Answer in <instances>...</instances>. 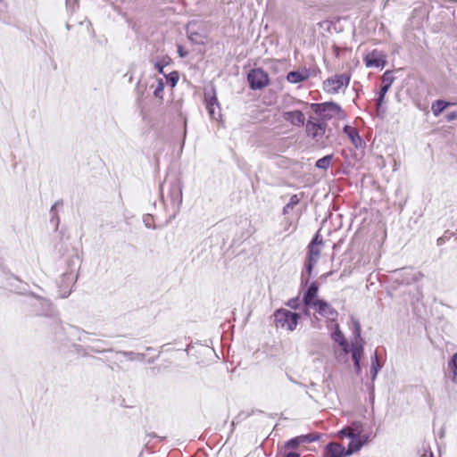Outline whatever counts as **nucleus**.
I'll return each instance as SVG.
<instances>
[{
    "label": "nucleus",
    "mask_w": 457,
    "mask_h": 457,
    "mask_svg": "<svg viewBox=\"0 0 457 457\" xmlns=\"http://www.w3.org/2000/svg\"><path fill=\"white\" fill-rule=\"evenodd\" d=\"M339 437L347 436L351 439L348 448L345 449L337 443H329L324 451V457H346L358 451L366 445L370 436L364 433L363 425L361 422H353L351 426L344 428L338 432Z\"/></svg>",
    "instance_id": "nucleus-1"
},
{
    "label": "nucleus",
    "mask_w": 457,
    "mask_h": 457,
    "mask_svg": "<svg viewBox=\"0 0 457 457\" xmlns=\"http://www.w3.org/2000/svg\"><path fill=\"white\" fill-rule=\"evenodd\" d=\"M312 110L319 116V120L326 122L333 118H344V112L341 107L334 102H326L321 104H312Z\"/></svg>",
    "instance_id": "nucleus-2"
},
{
    "label": "nucleus",
    "mask_w": 457,
    "mask_h": 457,
    "mask_svg": "<svg viewBox=\"0 0 457 457\" xmlns=\"http://www.w3.org/2000/svg\"><path fill=\"white\" fill-rule=\"evenodd\" d=\"M351 77L348 74H336L328 78L323 82V90L330 95L345 92L350 83Z\"/></svg>",
    "instance_id": "nucleus-3"
},
{
    "label": "nucleus",
    "mask_w": 457,
    "mask_h": 457,
    "mask_svg": "<svg viewBox=\"0 0 457 457\" xmlns=\"http://www.w3.org/2000/svg\"><path fill=\"white\" fill-rule=\"evenodd\" d=\"M300 315L286 309H279L274 313V322L277 328H285L288 331L295 329Z\"/></svg>",
    "instance_id": "nucleus-4"
},
{
    "label": "nucleus",
    "mask_w": 457,
    "mask_h": 457,
    "mask_svg": "<svg viewBox=\"0 0 457 457\" xmlns=\"http://www.w3.org/2000/svg\"><path fill=\"white\" fill-rule=\"evenodd\" d=\"M322 245V238L316 235V237L312 239L311 244L309 245V258L308 263L306 265V271L310 275L313 266L317 263Z\"/></svg>",
    "instance_id": "nucleus-5"
},
{
    "label": "nucleus",
    "mask_w": 457,
    "mask_h": 457,
    "mask_svg": "<svg viewBox=\"0 0 457 457\" xmlns=\"http://www.w3.org/2000/svg\"><path fill=\"white\" fill-rule=\"evenodd\" d=\"M327 129V123L319 120L311 118L306 123V132L309 137L316 142H320L323 138Z\"/></svg>",
    "instance_id": "nucleus-6"
},
{
    "label": "nucleus",
    "mask_w": 457,
    "mask_h": 457,
    "mask_svg": "<svg viewBox=\"0 0 457 457\" xmlns=\"http://www.w3.org/2000/svg\"><path fill=\"white\" fill-rule=\"evenodd\" d=\"M29 304L32 306L33 312L37 315L50 316L54 313V308L51 303L45 298L32 296Z\"/></svg>",
    "instance_id": "nucleus-7"
},
{
    "label": "nucleus",
    "mask_w": 457,
    "mask_h": 457,
    "mask_svg": "<svg viewBox=\"0 0 457 457\" xmlns=\"http://www.w3.org/2000/svg\"><path fill=\"white\" fill-rule=\"evenodd\" d=\"M247 79L253 89H262L269 84L268 74L261 69L251 71Z\"/></svg>",
    "instance_id": "nucleus-8"
},
{
    "label": "nucleus",
    "mask_w": 457,
    "mask_h": 457,
    "mask_svg": "<svg viewBox=\"0 0 457 457\" xmlns=\"http://www.w3.org/2000/svg\"><path fill=\"white\" fill-rule=\"evenodd\" d=\"M167 199L170 200L172 209L178 212L182 203V187L178 181L170 183Z\"/></svg>",
    "instance_id": "nucleus-9"
},
{
    "label": "nucleus",
    "mask_w": 457,
    "mask_h": 457,
    "mask_svg": "<svg viewBox=\"0 0 457 457\" xmlns=\"http://www.w3.org/2000/svg\"><path fill=\"white\" fill-rule=\"evenodd\" d=\"M364 63L368 68L383 69L386 63V55L378 50H373L368 53L364 59Z\"/></svg>",
    "instance_id": "nucleus-10"
},
{
    "label": "nucleus",
    "mask_w": 457,
    "mask_h": 457,
    "mask_svg": "<svg viewBox=\"0 0 457 457\" xmlns=\"http://www.w3.org/2000/svg\"><path fill=\"white\" fill-rule=\"evenodd\" d=\"M205 104L210 118L215 120H219L221 117V113L214 91H212V94L205 93Z\"/></svg>",
    "instance_id": "nucleus-11"
},
{
    "label": "nucleus",
    "mask_w": 457,
    "mask_h": 457,
    "mask_svg": "<svg viewBox=\"0 0 457 457\" xmlns=\"http://www.w3.org/2000/svg\"><path fill=\"white\" fill-rule=\"evenodd\" d=\"M310 308L314 309L319 314L332 321L335 320L338 315L337 312L329 303L321 299Z\"/></svg>",
    "instance_id": "nucleus-12"
},
{
    "label": "nucleus",
    "mask_w": 457,
    "mask_h": 457,
    "mask_svg": "<svg viewBox=\"0 0 457 457\" xmlns=\"http://www.w3.org/2000/svg\"><path fill=\"white\" fill-rule=\"evenodd\" d=\"M363 346L364 341L363 339L352 340V345H350V351L352 353V359L353 361L355 371L357 374L361 372V359L363 354Z\"/></svg>",
    "instance_id": "nucleus-13"
},
{
    "label": "nucleus",
    "mask_w": 457,
    "mask_h": 457,
    "mask_svg": "<svg viewBox=\"0 0 457 457\" xmlns=\"http://www.w3.org/2000/svg\"><path fill=\"white\" fill-rule=\"evenodd\" d=\"M363 346L364 341L363 339L352 340V345H350V351L352 353V359L353 361L355 371L357 374L361 372V359L363 354Z\"/></svg>",
    "instance_id": "nucleus-14"
},
{
    "label": "nucleus",
    "mask_w": 457,
    "mask_h": 457,
    "mask_svg": "<svg viewBox=\"0 0 457 457\" xmlns=\"http://www.w3.org/2000/svg\"><path fill=\"white\" fill-rule=\"evenodd\" d=\"M77 280V274L71 270L65 272L61 278L59 287L62 288V297H67L71 292V287Z\"/></svg>",
    "instance_id": "nucleus-15"
},
{
    "label": "nucleus",
    "mask_w": 457,
    "mask_h": 457,
    "mask_svg": "<svg viewBox=\"0 0 457 457\" xmlns=\"http://www.w3.org/2000/svg\"><path fill=\"white\" fill-rule=\"evenodd\" d=\"M282 118L285 121H287L296 127L303 126L305 120V117L301 111L284 112L282 113Z\"/></svg>",
    "instance_id": "nucleus-16"
},
{
    "label": "nucleus",
    "mask_w": 457,
    "mask_h": 457,
    "mask_svg": "<svg viewBox=\"0 0 457 457\" xmlns=\"http://www.w3.org/2000/svg\"><path fill=\"white\" fill-rule=\"evenodd\" d=\"M331 337L342 347L343 353L345 356L350 351V345L345 338V336L340 330L338 324L334 325V331L331 334Z\"/></svg>",
    "instance_id": "nucleus-17"
},
{
    "label": "nucleus",
    "mask_w": 457,
    "mask_h": 457,
    "mask_svg": "<svg viewBox=\"0 0 457 457\" xmlns=\"http://www.w3.org/2000/svg\"><path fill=\"white\" fill-rule=\"evenodd\" d=\"M310 77V72L307 69H303L301 71H290L287 76V79L288 82L292 84L299 83L305 81Z\"/></svg>",
    "instance_id": "nucleus-18"
},
{
    "label": "nucleus",
    "mask_w": 457,
    "mask_h": 457,
    "mask_svg": "<svg viewBox=\"0 0 457 457\" xmlns=\"http://www.w3.org/2000/svg\"><path fill=\"white\" fill-rule=\"evenodd\" d=\"M320 299L318 298V286L315 283H312L306 294L304 295L303 301L307 308L311 307Z\"/></svg>",
    "instance_id": "nucleus-19"
},
{
    "label": "nucleus",
    "mask_w": 457,
    "mask_h": 457,
    "mask_svg": "<svg viewBox=\"0 0 457 457\" xmlns=\"http://www.w3.org/2000/svg\"><path fill=\"white\" fill-rule=\"evenodd\" d=\"M150 88L153 89V93L155 98L159 99L160 104L162 103L163 100V89H164V81L162 78H157L150 86Z\"/></svg>",
    "instance_id": "nucleus-20"
},
{
    "label": "nucleus",
    "mask_w": 457,
    "mask_h": 457,
    "mask_svg": "<svg viewBox=\"0 0 457 457\" xmlns=\"http://www.w3.org/2000/svg\"><path fill=\"white\" fill-rule=\"evenodd\" d=\"M344 132L347 135L353 145H355V147H359L361 145L362 139L359 136L357 130L351 127V126H345L344 127Z\"/></svg>",
    "instance_id": "nucleus-21"
},
{
    "label": "nucleus",
    "mask_w": 457,
    "mask_h": 457,
    "mask_svg": "<svg viewBox=\"0 0 457 457\" xmlns=\"http://www.w3.org/2000/svg\"><path fill=\"white\" fill-rule=\"evenodd\" d=\"M451 104V103L443 100H436L432 104V112L435 116H438L445 108H447Z\"/></svg>",
    "instance_id": "nucleus-22"
},
{
    "label": "nucleus",
    "mask_w": 457,
    "mask_h": 457,
    "mask_svg": "<svg viewBox=\"0 0 457 457\" xmlns=\"http://www.w3.org/2000/svg\"><path fill=\"white\" fill-rule=\"evenodd\" d=\"M349 328L353 334V338L352 340L362 339L361 337V325L355 318H351Z\"/></svg>",
    "instance_id": "nucleus-23"
},
{
    "label": "nucleus",
    "mask_w": 457,
    "mask_h": 457,
    "mask_svg": "<svg viewBox=\"0 0 457 457\" xmlns=\"http://www.w3.org/2000/svg\"><path fill=\"white\" fill-rule=\"evenodd\" d=\"M379 370H380V364H379L377 354H375L371 358V363H370V376H371L372 381H374L377 378Z\"/></svg>",
    "instance_id": "nucleus-24"
},
{
    "label": "nucleus",
    "mask_w": 457,
    "mask_h": 457,
    "mask_svg": "<svg viewBox=\"0 0 457 457\" xmlns=\"http://www.w3.org/2000/svg\"><path fill=\"white\" fill-rule=\"evenodd\" d=\"M332 160V154L326 155L316 162V167L321 170H327L329 168Z\"/></svg>",
    "instance_id": "nucleus-25"
},
{
    "label": "nucleus",
    "mask_w": 457,
    "mask_h": 457,
    "mask_svg": "<svg viewBox=\"0 0 457 457\" xmlns=\"http://www.w3.org/2000/svg\"><path fill=\"white\" fill-rule=\"evenodd\" d=\"M306 440H308V436H306L292 438L287 442L286 447L287 448H296L301 443L305 442Z\"/></svg>",
    "instance_id": "nucleus-26"
},
{
    "label": "nucleus",
    "mask_w": 457,
    "mask_h": 457,
    "mask_svg": "<svg viewBox=\"0 0 457 457\" xmlns=\"http://www.w3.org/2000/svg\"><path fill=\"white\" fill-rule=\"evenodd\" d=\"M165 78H166L168 84H170V86L171 87H176V85L179 81V76L177 71H172V72L169 73L167 76H165Z\"/></svg>",
    "instance_id": "nucleus-27"
},
{
    "label": "nucleus",
    "mask_w": 457,
    "mask_h": 457,
    "mask_svg": "<svg viewBox=\"0 0 457 457\" xmlns=\"http://www.w3.org/2000/svg\"><path fill=\"white\" fill-rule=\"evenodd\" d=\"M449 367L453 371V380L457 383V353L453 356L449 362Z\"/></svg>",
    "instance_id": "nucleus-28"
},
{
    "label": "nucleus",
    "mask_w": 457,
    "mask_h": 457,
    "mask_svg": "<svg viewBox=\"0 0 457 457\" xmlns=\"http://www.w3.org/2000/svg\"><path fill=\"white\" fill-rule=\"evenodd\" d=\"M299 203V198L296 195L290 197L288 204L284 207L283 212L287 213L289 210H292Z\"/></svg>",
    "instance_id": "nucleus-29"
},
{
    "label": "nucleus",
    "mask_w": 457,
    "mask_h": 457,
    "mask_svg": "<svg viewBox=\"0 0 457 457\" xmlns=\"http://www.w3.org/2000/svg\"><path fill=\"white\" fill-rule=\"evenodd\" d=\"M394 81V77L390 71H386L382 77V83L384 87H390Z\"/></svg>",
    "instance_id": "nucleus-30"
},
{
    "label": "nucleus",
    "mask_w": 457,
    "mask_h": 457,
    "mask_svg": "<svg viewBox=\"0 0 457 457\" xmlns=\"http://www.w3.org/2000/svg\"><path fill=\"white\" fill-rule=\"evenodd\" d=\"M170 60L168 58H163L161 61H157L154 63V68L158 70L160 73H163V68L169 64Z\"/></svg>",
    "instance_id": "nucleus-31"
},
{
    "label": "nucleus",
    "mask_w": 457,
    "mask_h": 457,
    "mask_svg": "<svg viewBox=\"0 0 457 457\" xmlns=\"http://www.w3.org/2000/svg\"><path fill=\"white\" fill-rule=\"evenodd\" d=\"M389 88L390 87L382 86V87L380 89L379 96L378 98V106L382 104L384 96H385V95L386 94V92L388 91Z\"/></svg>",
    "instance_id": "nucleus-32"
},
{
    "label": "nucleus",
    "mask_w": 457,
    "mask_h": 457,
    "mask_svg": "<svg viewBox=\"0 0 457 457\" xmlns=\"http://www.w3.org/2000/svg\"><path fill=\"white\" fill-rule=\"evenodd\" d=\"M420 457H434V453L429 447H423Z\"/></svg>",
    "instance_id": "nucleus-33"
},
{
    "label": "nucleus",
    "mask_w": 457,
    "mask_h": 457,
    "mask_svg": "<svg viewBox=\"0 0 457 457\" xmlns=\"http://www.w3.org/2000/svg\"><path fill=\"white\" fill-rule=\"evenodd\" d=\"M287 306L292 309H297L298 308V300L297 299H290L287 302Z\"/></svg>",
    "instance_id": "nucleus-34"
},
{
    "label": "nucleus",
    "mask_w": 457,
    "mask_h": 457,
    "mask_svg": "<svg viewBox=\"0 0 457 457\" xmlns=\"http://www.w3.org/2000/svg\"><path fill=\"white\" fill-rule=\"evenodd\" d=\"M178 53H179L180 57H185L187 54V52L185 51L181 46H178Z\"/></svg>",
    "instance_id": "nucleus-35"
},
{
    "label": "nucleus",
    "mask_w": 457,
    "mask_h": 457,
    "mask_svg": "<svg viewBox=\"0 0 457 457\" xmlns=\"http://www.w3.org/2000/svg\"><path fill=\"white\" fill-rule=\"evenodd\" d=\"M447 120L452 121L457 119V113L455 112H450L446 116Z\"/></svg>",
    "instance_id": "nucleus-36"
},
{
    "label": "nucleus",
    "mask_w": 457,
    "mask_h": 457,
    "mask_svg": "<svg viewBox=\"0 0 457 457\" xmlns=\"http://www.w3.org/2000/svg\"><path fill=\"white\" fill-rule=\"evenodd\" d=\"M151 220H152V216L147 214V215H145V227H151Z\"/></svg>",
    "instance_id": "nucleus-37"
},
{
    "label": "nucleus",
    "mask_w": 457,
    "mask_h": 457,
    "mask_svg": "<svg viewBox=\"0 0 457 457\" xmlns=\"http://www.w3.org/2000/svg\"><path fill=\"white\" fill-rule=\"evenodd\" d=\"M283 457H300V454L295 452L287 453Z\"/></svg>",
    "instance_id": "nucleus-38"
},
{
    "label": "nucleus",
    "mask_w": 457,
    "mask_h": 457,
    "mask_svg": "<svg viewBox=\"0 0 457 457\" xmlns=\"http://www.w3.org/2000/svg\"><path fill=\"white\" fill-rule=\"evenodd\" d=\"M121 354H122V355H124V356H129V359H132V355H133V353H122Z\"/></svg>",
    "instance_id": "nucleus-39"
},
{
    "label": "nucleus",
    "mask_w": 457,
    "mask_h": 457,
    "mask_svg": "<svg viewBox=\"0 0 457 457\" xmlns=\"http://www.w3.org/2000/svg\"><path fill=\"white\" fill-rule=\"evenodd\" d=\"M75 2H76V0H66L67 4H71V3H73V4H74Z\"/></svg>",
    "instance_id": "nucleus-40"
},
{
    "label": "nucleus",
    "mask_w": 457,
    "mask_h": 457,
    "mask_svg": "<svg viewBox=\"0 0 457 457\" xmlns=\"http://www.w3.org/2000/svg\"><path fill=\"white\" fill-rule=\"evenodd\" d=\"M4 2L2 1V4H0V10L4 7Z\"/></svg>",
    "instance_id": "nucleus-41"
},
{
    "label": "nucleus",
    "mask_w": 457,
    "mask_h": 457,
    "mask_svg": "<svg viewBox=\"0 0 457 457\" xmlns=\"http://www.w3.org/2000/svg\"><path fill=\"white\" fill-rule=\"evenodd\" d=\"M129 81L132 80V75L129 76Z\"/></svg>",
    "instance_id": "nucleus-42"
},
{
    "label": "nucleus",
    "mask_w": 457,
    "mask_h": 457,
    "mask_svg": "<svg viewBox=\"0 0 457 457\" xmlns=\"http://www.w3.org/2000/svg\"><path fill=\"white\" fill-rule=\"evenodd\" d=\"M0 4H2V0H0Z\"/></svg>",
    "instance_id": "nucleus-43"
}]
</instances>
